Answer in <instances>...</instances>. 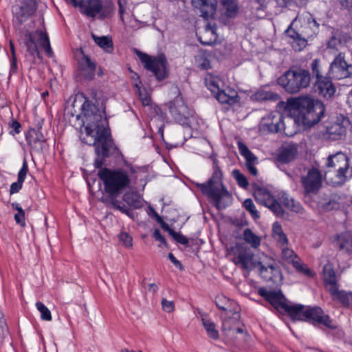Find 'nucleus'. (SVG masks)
<instances>
[{
  "label": "nucleus",
  "mask_w": 352,
  "mask_h": 352,
  "mask_svg": "<svg viewBox=\"0 0 352 352\" xmlns=\"http://www.w3.org/2000/svg\"><path fill=\"white\" fill-rule=\"evenodd\" d=\"M103 104L97 105L89 100H85L81 107V113L77 119L82 118L84 132L80 134L82 142L95 147L97 157L94 166L102 168L105 159L109 157L116 148L108 128V120L105 116Z\"/></svg>",
  "instance_id": "obj_1"
},
{
  "label": "nucleus",
  "mask_w": 352,
  "mask_h": 352,
  "mask_svg": "<svg viewBox=\"0 0 352 352\" xmlns=\"http://www.w3.org/2000/svg\"><path fill=\"white\" fill-rule=\"evenodd\" d=\"M98 175L102 181L104 190L107 194V197L102 198V201L128 217H133V211L116 199L130 184L131 180L127 172L122 169L111 170L104 168L98 170Z\"/></svg>",
  "instance_id": "obj_2"
},
{
  "label": "nucleus",
  "mask_w": 352,
  "mask_h": 352,
  "mask_svg": "<svg viewBox=\"0 0 352 352\" xmlns=\"http://www.w3.org/2000/svg\"><path fill=\"white\" fill-rule=\"evenodd\" d=\"M223 173L219 164V160L212 159V174L208 182L196 184L201 192L212 199L218 210L226 208L232 201V195L223 184Z\"/></svg>",
  "instance_id": "obj_3"
},
{
  "label": "nucleus",
  "mask_w": 352,
  "mask_h": 352,
  "mask_svg": "<svg viewBox=\"0 0 352 352\" xmlns=\"http://www.w3.org/2000/svg\"><path fill=\"white\" fill-rule=\"evenodd\" d=\"M289 106L298 112V119L305 126H312L317 124L323 116L325 107L318 100L309 96H302L288 99Z\"/></svg>",
  "instance_id": "obj_4"
},
{
  "label": "nucleus",
  "mask_w": 352,
  "mask_h": 352,
  "mask_svg": "<svg viewBox=\"0 0 352 352\" xmlns=\"http://www.w3.org/2000/svg\"><path fill=\"white\" fill-rule=\"evenodd\" d=\"M37 9L36 0H17L12 6V23L21 34L28 33L32 27V17Z\"/></svg>",
  "instance_id": "obj_5"
},
{
  "label": "nucleus",
  "mask_w": 352,
  "mask_h": 352,
  "mask_svg": "<svg viewBox=\"0 0 352 352\" xmlns=\"http://www.w3.org/2000/svg\"><path fill=\"white\" fill-rule=\"evenodd\" d=\"M311 82L310 72L305 69L292 67L278 78V83L287 93L296 94L308 87Z\"/></svg>",
  "instance_id": "obj_6"
},
{
  "label": "nucleus",
  "mask_w": 352,
  "mask_h": 352,
  "mask_svg": "<svg viewBox=\"0 0 352 352\" xmlns=\"http://www.w3.org/2000/svg\"><path fill=\"white\" fill-rule=\"evenodd\" d=\"M327 170L324 179L333 186H341L347 179L346 173L349 170V157L342 152L330 155L326 163Z\"/></svg>",
  "instance_id": "obj_7"
},
{
  "label": "nucleus",
  "mask_w": 352,
  "mask_h": 352,
  "mask_svg": "<svg viewBox=\"0 0 352 352\" xmlns=\"http://www.w3.org/2000/svg\"><path fill=\"white\" fill-rule=\"evenodd\" d=\"M290 318L293 321H307L313 324H321L329 329H336V326L328 315L324 314L320 307L305 308L302 305H294Z\"/></svg>",
  "instance_id": "obj_8"
},
{
  "label": "nucleus",
  "mask_w": 352,
  "mask_h": 352,
  "mask_svg": "<svg viewBox=\"0 0 352 352\" xmlns=\"http://www.w3.org/2000/svg\"><path fill=\"white\" fill-rule=\"evenodd\" d=\"M258 293L278 312L285 314L290 317L294 305L287 301L280 290L269 291L265 287H261L258 289Z\"/></svg>",
  "instance_id": "obj_9"
},
{
  "label": "nucleus",
  "mask_w": 352,
  "mask_h": 352,
  "mask_svg": "<svg viewBox=\"0 0 352 352\" xmlns=\"http://www.w3.org/2000/svg\"><path fill=\"white\" fill-rule=\"evenodd\" d=\"M229 254L232 256V262L244 270L250 271L256 266L254 254L247 246L236 243L230 248Z\"/></svg>",
  "instance_id": "obj_10"
},
{
  "label": "nucleus",
  "mask_w": 352,
  "mask_h": 352,
  "mask_svg": "<svg viewBox=\"0 0 352 352\" xmlns=\"http://www.w3.org/2000/svg\"><path fill=\"white\" fill-rule=\"evenodd\" d=\"M138 55L144 64V67L151 71L157 80H162L168 76L166 60L164 56H161L153 58L151 56L142 52H139Z\"/></svg>",
  "instance_id": "obj_11"
},
{
  "label": "nucleus",
  "mask_w": 352,
  "mask_h": 352,
  "mask_svg": "<svg viewBox=\"0 0 352 352\" xmlns=\"http://www.w3.org/2000/svg\"><path fill=\"white\" fill-rule=\"evenodd\" d=\"M81 12L87 16L94 18L97 14L100 19L110 16L112 8L110 6L103 5L101 0H87L77 2V6Z\"/></svg>",
  "instance_id": "obj_12"
},
{
  "label": "nucleus",
  "mask_w": 352,
  "mask_h": 352,
  "mask_svg": "<svg viewBox=\"0 0 352 352\" xmlns=\"http://www.w3.org/2000/svg\"><path fill=\"white\" fill-rule=\"evenodd\" d=\"M323 175L316 168H309L307 173L302 175L300 182L305 195L317 194L322 185Z\"/></svg>",
  "instance_id": "obj_13"
},
{
  "label": "nucleus",
  "mask_w": 352,
  "mask_h": 352,
  "mask_svg": "<svg viewBox=\"0 0 352 352\" xmlns=\"http://www.w3.org/2000/svg\"><path fill=\"white\" fill-rule=\"evenodd\" d=\"M344 58L342 52L336 56L329 66L328 74L331 78L341 80L351 76L352 64H348Z\"/></svg>",
  "instance_id": "obj_14"
},
{
  "label": "nucleus",
  "mask_w": 352,
  "mask_h": 352,
  "mask_svg": "<svg viewBox=\"0 0 352 352\" xmlns=\"http://www.w3.org/2000/svg\"><path fill=\"white\" fill-rule=\"evenodd\" d=\"M256 201L267 207L276 217H282L283 209L278 201L264 188H258L254 192Z\"/></svg>",
  "instance_id": "obj_15"
},
{
  "label": "nucleus",
  "mask_w": 352,
  "mask_h": 352,
  "mask_svg": "<svg viewBox=\"0 0 352 352\" xmlns=\"http://www.w3.org/2000/svg\"><path fill=\"white\" fill-rule=\"evenodd\" d=\"M283 120V116L280 112H272L261 119L259 131L263 134L278 133L284 129Z\"/></svg>",
  "instance_id": "obj_16"
},
{
  "label": "nucleus",
  "mask_w": 352,
  "mask_h": 352,
  "mask_svg": "<svg viewBox=\"0 0 352 352\" xmlns=\"http://www.w3.org/2000/svg\"><path fill=\"white\" fill-rule=\"evenodd\" d=\"M169 111L173 118L182 124H186L190 116V111L181 96H177L170 102Z\"/></svg>",
  "instance_id": "obj_17"
},
{
  "label": "nucleus",
  "mask_w": 352,
  "mask_h": 352,
  "mask_svg": "<svg viewBox=\"0 0 352 352\" xmlns=\"http://www.w3.org/2000/svg\"><path fill=\"white\" fill-rule=\"evenodd\" d=\"M280 258L285 263H291L298 272L307 276L313 275L312 272L305 267L299 256L292 250L287 247L283 248Z\"/></svg>",
  "instance_id": "obj_18"
},
{
  "label": "nucleus",
  "mask_w": 352,
  "mask_h": 352,
  "mask_svg": "<svg viewBox=\"0 0 352 352\" xmlns=\"http://www.w3.org/2000/svg\"><path fill=\"white\" fill-rule=\"evenodd\" d=\"M257 267L261 276L265 281L276 282L282 278L280 267L274 261L266 264L260 261L258 263Z\"/></svg>",
  "instance_id": "obj_19"
},
{
  "label": "nucleus",
  "mask_w": 352,
  "mask_h": 352,
  "mask_svg": "<svg viewBox=\"0 0 352 352\" xmlns=\"http://www.w3.org/2000/svg\"><path fill=\"white\" fill-rule=\"evenodd\" d=\"M313 89L314 92L324 98H331L336 93V88L329 78H320L316 80Z\"/></svg>",
  "instance_id": "obj_20"
},
{
  "label": "nucleus",
  "mask_w": 352,
  "mask_h": 352,
  "mask_svg": "<svg viewBox=\"0 0 352 352\" xmlns=\"http://www.w3.org/2000/svg\"><path fill=\"white\" fill-rule=\"evenodd\" d=\"M81 57L78 59V67L81 74L87 80H92L95 76L96 65L95 61L80 50Z\"/></svg>",
  "instance_id": "obj_21"
},
{
  "label": "nucleus",
  "mask_w": 352,
  "mask_h": 352,
  "mask_svg": "<svg viewBox=\"0 0 352 352\" xmlns=\"http://www.w3.org/2000/svg\"><path fill=\"white\" fill-rule=\"evenodd\" d=\"M41 127L30 129L25 136L26 141L32 149L38 153L43 151L46 139L43 135Z\"/></svg>",
  "instance_id": "obj_22"
},
{
  "label": "nucleus",
  "mask_w": 352,
  "mask_h": 352,
  "mask_svg": "<svg viewBox=\"0 0 352 352\" xmlns=\"http://www.w3.org/2000/svg\"><path fill=\"white\" fill-rule=\"evenodd\" d=\"M192 6L201 13V16L208 19L214 16L217 8L216 0H192Z\"/></svg>",
  "instance_id": "obj_23"
},
{
  "label": "nucleus",
  "mask_w": 352,
  "mask_h": 352,
  "mask_svg": "<svg viewBox=\"0 0 352 352\" xmlns=\"http://www.w3.org/2000/svg\"><path fill=\"white\" fill-rule=\"evenodd\" d=\"M237 145L241 155L245 159V166L248 170L253 176H257L258 170L255 167V164H257V157L242 142H238Z\"/></svg>",
  "instance_id": "obj_24"
},
{
  "label": "nucleus",
  "mask_w": 352,
  "mask_h": 352,
  "mask_svg": "<svg viewBox=\"0 0 352 352\" xmlns=\"http://www.w3.org/2000/svg\"><path fill=\"white\" fill-rule=\"evenodd\" d=\"M334 243L340 250L348 254H352V233L342 232L335 236Z\"/></svg>",
  "instance_id": "obj_25"
},
{
  "label": "nucleus",
  "mask_w": 352,
  "mask_h": 352,
  "mask_svg": "<svg viewBox=\"0 0 352 352\" xmlns=\"http://www.w3.org/2000/svg\"><path fill=\"white\" fill-rule=\"evenodd\" d=\"M350 40V36L338 30L332 33L331 36L327 43V48L338 51L341 47L346 45Z\"/></svg>",
  "instance_id": "obj_26"
},
{
  "label": "nucleus",
  "mask_w": 352,
  "mask_h": 352,
  "mask_svg": "<svg viewBox=\"0 0 352 352\" xmlns=\"http://www.w3.org/2000/svg\"><path fill=\"white\" fill-rule=\"evenodd\" d=\"M214 97L221 104L233 105L238 102V94L234 89L227 88L219 91L214 95Z\"/></svg>",
  "instance_id": "obj_27"
},
{
  "label": "nucleus",
  "mask_w": 352,
  "mask_h": 352,
  "mask_svg": "<svg viewBox=\"0 0 352 352\" xmlns=\"http://www.w3.org/2000/svg\"><path fill=\"white\" fill-rule=\"evenodd\" d=\"M348 123L349 120L347 119H344L342 122L336 121L332 123L331 126L327 127V133L333 140L340 139L345 135L346 131L345 124Z\"/></svg>",
  "instance_id": "obj_28"
},
{
  "label": "nucleus",
  "mask_w": 352,
  "mask_h": 352,
  "mask_svg": "<svg viewBox=\"0 0 352 352\" xmlns=\"http://www.w3.org/2000/svg\"><path fill=\"white\" fill-rule=\"evenodd\" d=\"M298 153L297 147L294 144L287 145L280 148L276 160L283 164L292 161Z\"/></svg>",
  "instance_id": "obj_29"
},
{
  "label": "nucleus",
  "mask_w": 352,
  "mask_h": 352,
  "mask_svg": "<svg viewBox=\"0 0 352 352\" xmlns=\"http://www.w3.org/2000/svg\"><path fill=\"white\" fill-rule=\"evenodd\" d=\"M332 298L335 300L341 302L345 307L352 308V293L340 291L338 286L335 288L328 289Z\"/></svg>",
  "instance_id": "obj_30"
},
{
  "label": "nucleus",
  "mask_w": 352,
  "mask_h": 352,
  "mask_svg": "<svg viewBox=\"0 0 352 352\" xmlns=\"http://www.w3.org/2000/svg\"><path fill=\"white\" fill-rule=\"evenodd\" d=\"M324 280L328 286V289L335 288L337 285L336 276L333 266L331 263H327L323 267Z\"/></svg>",
  "instance_id": "obj_31"
},
{
  "label": "nucleus",
  "mask_w": 352,
  "mask_h": 352,
  "mask_svg": "<svg viewBox=\"0 0 352 352\" xmlns=\"http://www.w3.org/2000/svg\"><path fill=\"white\" fill-rule=\"evenodd\" d=\"M200 43L204 45H211L216 40V28L208 24L202 34L198 37Z\"/></svg>",
  "instance_id": "obj_32"
},
{
  "label": "nucleus",
  "mask_w": 352,
  "mask_h": 352,
  "mask_svg": "<svg viewBox=\"0 0 352 352\" xmlns=\"http://www.w3.org/2000/svg\"><path fill=\"white\" fill-rule=\"evenodd\" d=\"M122 201L127 204V207L138 209L142 207V199L140 195L135 192H126L122 196ZM126 206V205H125Z\"/></svg>",
  "instance_id": "obj_33"
},
{
  "label": "nucleus",
  "mask_w": 352,
  "mask_h": 352,
  "mask_svg": "<svg viewBox=\"0 0 352 352\" xmlns=\"http://www.w3.org/2000/svg\"><path fill=\"white\" fill-rule=\"evenodd\" d=\"M91 38L94 42L102 50L107 53H112L114 47L113 43L111 36H98L94 34H91Z\"/></svg>",
  "instance_id": "obj_34"
},
{
  "label": "nucleus",
  "mask_w": 352,
  "mask_h": 352,
  "mask_svg": "<svg viewBox=\"0 0 352 352\" xmlns=\"http://www.w3.org/2000/svg\"><path fill=\"white\" fill-rule=\"evenodd\" d=\"M32 37L35 38L36 41L45 50V52L51 56L52 50L50 47V38L46 33L42 30H36L32 32Z\"/></svg>",
  "instance_id": "obj_35"
},
{
  "label": "nucleus",
  "mask_w": 352,
  "mask_h": 352,
  "mask_svg": "<svg viewBox=\"0 0 352 352\" xmlns=\"http://www.w3.org/2000/svg\"><path fill=\"white\" fill-rule=\"evenodd\" d=\"M252 98L258 102L263 101H277L279 100V95L275 92L271 91H267L265 89H259L254 94L252 95Z\"/></svg>",
  "instance_id": "obj_36"
},
{
  "label": "nucleus",
  "mask_w": 352,
  "mask_h": 352,
  "mask_svg": "<svg viewBox=\"0 0 352 352\" xmlns=\"http://www.w3.org/2000/svg\"><path fill=\"white\" fill-rule=\"evenodd\" d=\"M280 199L283 204L291 211L300 214L303 212V208L301 204L294 199L289 198L288 195L283 194Z\"/></svg>",
  "instance_id": "obj_37"
},
{
  "label": "nucleus",
  "mask_w": 352,
  "mask_h": 352,
  "mask_svg": "<svg viewBox=\"0 0 352 352\" xmlns=\"http://www.w3.org/2000/svg\"><path fill=\"white\" fill-rule=\"evenodd\" d=\"M233 315V317H229L223 321L222 331L226 336H228L230 332L234 331V327L239 324L240 315L239 312L236 311Z\"/></svg>",
  "instance_id": "obj_38"
},
{
  "label": "nucleus",
  "mask_w": 352,
  "mask_h": 352,
  "mask_svg": "<svg viewBox=\"0 0 352 352\" xmlns=\"http://www.w3.org/2000/svg\"><path fill=\"white\" fill-rule=\"evenodd\" d=\"M243 239L254 249H257L261 245V238L254 234L250 228H245L243 230Z\"/></svg>",
  "instance_id": "obj_39"
},
{
  "label": "nucleus",
  "mask_w": 352,
  "mask_h": 352,
  "mask_svg": "<svg viewBox=\"0 0 352 352\" xmlns=\"http://www.w3.org/2000/svg\"><path fill=\"white\" fill-rule=\"evenodd\" d=\"M25 34L27 38L25 44L27 47V51L33 57L37 56L38 58H40V53L38 50L37 42L36 41L35 38L32 37V32H28Z\"/></svg>",
  "instance_id": "obj_40"
},
{
  "label": "nucleus",
  "mask_w": 352,
  "mask_h": 352,
  "mask_svg": "<svg viewBox=\"0 0 352 352\" xmlns=\"http://www.w3.org/2000/svg\"><path fill=\"white\" fill-rule=\"evenodd\" d=\"M202 324L207 332V335L209 338L213 340H218L219 338V333L218 330L216 329V324L212 320L202 318Z\"/></svg>",
  "instance_id": "obj_41"
},
{
  "label": "nucleus",
  "mask_w": 352,
  "mask_h": 352,
  "mask_svg": "<svg viewBox=\"0 0 352 352\" xmlns=\"http://www.w3.org/2000/svg\"><path fill=\"white\" fill-rule=\"evenodd\" d=\"M306 24L309 25L310 31H303V35L305 36L311 38L318 32L320 25L311 14L307 16Z\"/></svg>",
  "instance_id": "obj_42"
},
{
  "label": "nucleus",
  "mask_w": 352,
  "mask_h": 352,
  "mask_svg": "<svg viewBox=\"0 0 352 352\" xmlns=\"http://www.w3.org/2000/svg\"><path fill=\"white\" fill-rule=\"evenodd\" d=\"M140 85V81L135 83V93L138 96L142 105L148 106L151 102V96L145 89H142Z\"/></svg>",
  "instance_id": "obj_43"
},
{
  "label": "nucleus",
  "mask_w": 352,
  "mask_h": 352,
  "mask_svg": "<svg viewBox=\"0 0 352 352\" xmlns=\"http://www.w3.org/2000/svg\"><path fill=\"white\" fill-rule=\"evenodd\" d=\"M219 83V79L210 74L207 75L204 79L205 85L211 91L213 96L215 95L220 89Z\"/></svg>",
  "instance_id": "obj_44"
},
{
  "label": "nucleus",
  "mask_w": 352,
  "mask_h": 352,
  "mask_svg": "<svg viewBox=\"0 0 352 352\" xmlns=\"http://www.w3.org/2000/svg\"><path fill=\"white\" fill-rule=\"evenodd\" d=\"M221 4L226 10V14L228 17H234L237 11V3L234 0H221Z\"/></svg>",
  "instance_id": "obj_45"
},
{
  "label": "nucleus",
  "mask_w": 352,
  "mask_h": 352,
  "mask_svg": "<svg viewBox=\"0 0 352 352\" xmlns=\"http://www.w3.org/2000/svg\"><path fill=\"white\" fill-rule=\"evenodd\" d=\"M310 68L311 69L313 77L316 78V80H320V78H324L321 72V61L318 58H316L312 60L310 64Z\"/></svg>",
  "instance_id": "obj_46"
},
{
  "label": "nucleus",
  "mask_w": 352,
  "mask_h": 352,
  "mask_svg": "<svg viewBox=\"0 0 352 352\" xmlns=\"http://www.w3.org/2000/svg\"><path fill=\"white\" fill-rule=\"evenodd\" d=\"M243 206L250 212L254 219L260 218L259 212L256 209L255 205L251 199H246L243 203Z\"/></svg>",
  "instance_id": "obj_47"
},
{
  "label": "nucleus",
  "mask_w": 352,
  "mask_h": 352,
  "mask_svg": "<svg viewBox=\"0 0 352 352\" xmlns=\"http://www.w3.org/2000/svg\"><path fill=\"white\" fill-rule=\"evenodd\" d=\"M232 175L240 187L244 189H246L248 188L249 185L248 179L245 177V176L240 172L239 170H233L232 172Z\"/></svg>",
  "instance_id": "obj_48"
},
{
  "label": "nucleus",
  "mask_w": 352,
  "mask_h": 352,
  "mask_svg": "<svg viewBox=\"0 0 352 352\" xmlns=\"http://www.w3.org/2000/svg\"><path fill=\"white\" fill-rule=\"evenodd\" d=\"M37 309L41 313V317L42 320L46 321L52 320V315L50 309L41 302H37L36 303Z\"/></svg>",
  "instance_id": "obj_49"
},
{
  "label": "nucleus",
  "mask_w": 352,
  "mask_h": 352,
  "mask_svg": "<svg viewBox=\"0 0 352 352\" xmlns=\"http://www.w3.org/2000/svg\"><path fill=\"white\" fill-rule=\"evenodd\" d=\"M230 300L223 295L217 296L215 300V304L217 307L221 310L227 311L229 309L228 305L230 304Z\"/></svg>",
  "instance_id": "obj_50"
},
{
  "label": "nucleus",
  "mask_w": 352,
  "mask_h": 352,
  "mask_svg": "<svg viewBox=\"0 0 352 352\" xmlns=\"http://www.w3.org/2000/svg\"><path fill=\"white\" fill-rule=\"evenodd\" d=\"M8 127L10 129V133L12 135H14L20 133L21 125L18 121L12 119L10 122H9Z\"/></svg>",
  "instance_id": "obj_51"
},
{
  "label": "nucleus",
  "mask_w": 352,
  "mask_h": 352,
  "mask_svg": "<svg viewBox=\"0 0 352 352\" xmlns=\"http://www.w3.org/2000/svg\"><path fill=\"white\" fill-rule=\"evenodd\" d=\"M120 241L126 248H131L133 245V239L126 232H121L119 235Z\"/></svg>",
  "instance_id": "obj_52"
},
{
  "label": "nucleus",
  "mask_w": 352,
  "mask_h": 352,
  "mask_svg": "<svg viewBox=\"0 0 352 352\" xmlns=\"http://www.w3.org/2000/svg\"><path fill=\"white\" fill-rule=\"evenodd\" d=\"M8 328L3 314L0 310V337L3 338L8 333Z\"/></svg>",
  "instance_id": "obj_53"
},
{
  "label": "nucleus",
  "mask_w": 352,
  "mask_h": 352,
  "mask_svg": "<svg viewBox=\"0 0 352 352\" xmlns=\"http://www.w3.org/2000/svg\"><path fill=\"white\" fill-rule=\"evenodd\" d=\"M170 233V236L175 240L177 243H181L182 245H187L188 243V239L186 236L183 235L179 232H176L175 231H172Z\"/></svg>",
  "instance_id": "obj_54"
},
{
  "label": "nucleus",
  "mask_w": 352,
  "mask_h": 352,
  "mask_svg": "<svg viewBox=\"0 0 352 352\" xmlns=\"http://www.w3.org/2000/svg\"><path fill=\"white\" fill-rule=\"evenodd\" d=\"M322 208L325 211H329L339 208V204L334 199H329L328 201L322 204Z\"/></svg>",
  "instance_id": "obj_55"
},
{
  "label": "nucleus",
  "mask_w": 352,
  "mask_h": 352,
  "mask_svg": "<svg viewBox=\"0 0 352 352\" xmlns=\"http://www.w3.org/2000/svg\"><path fill=\"white\" fill-rule=\"evenodd\" d=\"M28 172V166L26 160L25 159L23 162L22 167L18 173V179L22 181H25L27 173Z\"/></svg>",
  "instance_id": "obj_56"
},
{
  "label": "nucleus",
  "mask_w": 352,
  "mask_h": 352,
  "mask_svg": "<svg viewBox=\"0 0 352 352\" xmlns=\"http://www.w3.org/2000/svg\"><path fill=\"white\" fill-rule=\"evenodd\" d=\"M265 7V0H252L251 8L253 10H263Z\"/></svg>",
  "instance_id": "obj_57"
},
{
  "label": "nucleus",
  "mask_w": 352,
  "mask_h": 352,
  "mask_svg": "<svg viewBox=\"0 0 352 352\" xmlns=\"http://www.w3.org/2000/svg\"><path fill=\"white\" fill-rule=\"evenodd\" d=\"M162 306L164 311L170 313L174 310L175 305L173 301L167 300L165 298L162 300Z\"/></svg>",
  "instance_id": "obj_58"
},
{
  "label": "nucleus",
  "mask_w": 352,
  "mask_h": 352,
  "mask_svg": "<svg viewBox=\"0 0 352 352\" xmlns=\"http://www.w3.org/2000/svg\"><path fill=\"white\" fill-rule=\"evenodd\" d=\"M23 181L17 179V182H14L10 186V193L11 195L18 192L22 188Z\"/></svg>",
  "instance_id": "obj_59"
},
{
  "label": "nucleus",
  "mask_w": 352,
  "mask_h": 352,
  "mask_svg": "<svg viewBox=\"0 0 352 352\" xmlns=\"http://www.w3.org/2000/svg\"><path fill=\"white\" fill-rule=\"evenodd\" d=\"M285 33L287 35L290 37L291 38H293L295 41L298 38H300V36L302 35L301 34H299L294 29L292 28V25L289 26V28L286 30Z\"/></svg>",
  "instance_id": "obj_60"
},
{
  "label": "nucleus",
  "mask_w": 352,
  "mask_h": 352,
  "mask_svg": "<svg viewBox=\"0 0 352 352\" xmlns=\"http://www.w3.org/2000/svg\"><path fill=\"white\" fill-rule=\"evenodd\" d=\"M300 36V38H298L294 42L296 43L298 47H295L296 50H301L304 47H305L307 44V40L305 38V36L303 35Z\"/></svg>",
  "instance_id": "obj_61"
},
{
  "label": "nucleus",
  "mask_w": 352,
  "mask_h": 352,
  "mask_svg": "<svg viewBox=\"0 0 352 352\" xmlns=\"http://www.w3.org/2000/svg\"><path fill=\"white\" fill-rule=\"evenodd\" d=\"M153 236L156 241L161 242L164 245H167L165 238L161 234L160 231L158 229L155 230Z\"/></svg>",
  "instance_id": "obj_62"
},
{
  "label": "nucleus",
  "mask_w": 352,
  "mask_h": 352,
  "mask_svg": "<svg viewBox=\"0 0 352 352\" xmlns=\"http://www.w3.org/2000/svg\"><path fill=\"white\" fill-rule=\"evenodd\" d=\"M168 258L177 268H178L179 270H184V266L182 263L178 261L172 253L168 254Z\"/></svg>",
  "instance_id": "obj_63"
},
{
  "label": "nucleus",
  "mask_w": 352,
  "mask_h": 352,
  "mask_svg": "<svg viewBox=\"0 0 352 352\" xmlns=\"http://www.w3.org/2000/svg\"><path fill=\"white\" fill-rule=\"evenodd\" d=\"M14 219H15L16 223L19 224L22 227H24L25 226V212L15 214Z\"/></svg>",
  "instance_id": "obj_64"
}]
</instances>
